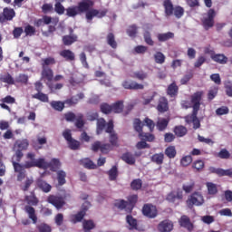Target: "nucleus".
<instances>
[{
	"instance_id": "nucleus-1",
	"label": "nucleus",
	"mask_w": 232,
	"mask_h": 232,
	"mask_svg": "<svg viewBox=\"0 0 232 232\" xmlns=\"http://www.w3.org/2000/svg\"><path fill=\"white\" fill-rule=\"evenodd\" d=\"M80 14L85 13V19L87 23H92L93 21V17H98L99 19H102V17H106V14H108V9L97 10L92 9L95 6V2L92 0H82L76 5Z\"/></svg>"
},
{
	"instance_id": "nucleus-2",
	"label": "nucleus",
	"mask_w": 232,
	"mask_h": 232,
	"mask_svg": "<svg viewBox=\"0 0 232 232\" xmlns=\"http://www.w3.org/2000/svg\"><path fill=\"white\" fill-rule=\"evenodd\" d=\"M23 157H24V154L21 150H15L11 160L14 173H17L16 180L18 182H23L26 179V162L24 165L19 163Z\"/></svg>"
},
{
	"instance_id": "nucleus-3",
	"label": "nucleus",
	"mask_w": 232,
	"mask_h": 232,
	"mask_svg": "<svg viewBox=\"0 0 232 232\" xmlns=\"http://www.w3.org/2000/svg\"><path fill=\"white\" fill-rule=\"evenodd\" d=\"M24 200L28 205L24 207V211L27 213L29 218L33 221V224H37V215L35 214V208L32 206H37L39 204V198L35 196V192H30L29 196L24 197Z\"/></svg>"
},
{
	"instance_id": "nucleus-4",
	"label": "nucleus",
	"mask_w": 232,
	"mask_h": 232,
	"mask_svg": "<svg viewBox=\"0 0 232 232\" xmlns=\"http://www.w3.org/2000/svg\"><path fill=\"white\" fill-rule=\"evenodd\" d=\"M217 17V11L215 9L210 8L208 12L203 15L201 19L202 26L204 30H209L215 26V18Z\"/></svg>"
},
{
	"instance_id": "nucleus-5",
	"label": "nucleus",
	"mask_w": 232,
	"mask_h": 232,
	"mask_svg": "<svg viewBox=\"0 0 232 232\" xmlns=\"http://www.w3.org/2000/svg\"><path fill=\"white\" fill-rule=\"evenodd\" d=\"M204 196L200 192L192 193L187 199L186 204L188 209H193L194 206L200 207L204 205Z\"/></svg>"
},
{
	"instance_id": "nucleus-6",
	"label": "nucleus",
	"mask_w": 232,
	"mask_h": 232,
	"mask_svg": "<svg viewBox=\"0 0 232 232\" xmlns=\"http://www.w3.org/2000/svg\"><path fill=\"white\" fill-rule=\"evenodd\" d=\"M202 97H204V92L202 91L196 92L190 96V104L192 110H196L198 111H200Z\"/></svg>"
},
{
	"instance_id": "nucleus-7",
	"label": "nucleus",
	"mask_w": 232,
	"mask_h": 232,
	"mask_svg": "<svg viewBox=\"0 0 232 232\" xmlns=\"http://www.w3.org/2000/svg\"><path fill=\"white\" fill-rule=\"evenodd\" d=\"M198 111L192 109V112L184 117L185 122L187 124H193L194 130H198L200 128V120H198Z\"/></svg>"
},
{
	"instance_id": "nucleus-8",
	"label": "nucleus",
	"mask_w": 232,
	"mask_h": 232,
	"mask_svg": "<svg viewBox=\"0 0 232 232\" xmlns=\"http://www.w3.org/2000/svg\"><path fill=\"white\" fill-rule=\"evenodd\" d=\"M47 202L49 204H52L56 209H63L64 206H66V201L64 200V197L63 196H55V195H50L47 198Z\"/></svg>"
},
{
	"instance_id": "nucleus-9",
	"label": "nucleus",
	"mask_w": 232,
	"mask_h": 232,
	"mask_svg": "<svg viewBox=\"0 0 232 232\" xmlns=\"http://www.w3.org/2000/svg\"><path fill=\"white\" fill-rule=\"evenodd\" d=\"M142 214L147 218H156L159 215V210H157V207L151 203L144 204L142 207Z\"/></svg>"
},
{
	"instance_id": "nucleus-10",
	"label": "nucleus",
	"mask_w": 232,
	"mask_h": 232,
	"mask_svg": "<svg viewBox=\"0 0 232 232\" xmlns=\"http://www.w3.org/2000/svg\"><path fill=\"white\" fill-rule=\"evenodd\" d=\"M208 171L210 173H214L215 175H218V177H229L232 179V169H220V168H215V167H209Z\"/></svg>"
},
{
	"instance_id": "nucleus-11",
	"label": "nucleus",
	"mask_w": 232,
	"mask_h": 232,
	"mask_svg": "<svg viewBox=\"0 0 232 232\" xmlns=\"http://www.w3.org/2000/svg\"><path fill=\"white\" fill-rule=\"evenodd\" d=\"M179 224L180 227H184V229H187V231L191 232L193 229H195V225L191 223V219L186 215L180 217L179 219Z\"/></svg>"
},
{
	"instance_id": "nucleus-12",
	"label": "nucleus",
	"mask_w": 232,
	"mask_h": 232,
	"mask_svg": "<svg viewBox=\"0 0 232 232\" xmlns=\"http://www.w3.org/2000/svg\"><path fill=\"white\" fill-rule=\"evenodd\" d=\"M26 169H30V168H40L41 169H48V162L44 160V159H38L33 162H25Z\"/></svg>"
},
{
	"instance_id": "nucleus-13",
	"label": "nucleus",
	"mask_w": 232,
	"mask_h": 232,
	"mask_svg": "<svg viewBox=\"0 0 232 232\" xmlns=\"http://www.w3.org/2000/svg\"><path fill=\"white\" fill-rule=\"evenodd\" d=\"M156 110L160 113H166V111H169V102H168V98L161 96L158 101V105Z\"/></svg>"
},
{
	"instance_id": "nucleus-14",
	"label": "nucleus",
	"mask_w": 232,
	"mask_h": 232,
	"mask_svg": "<svg viewBox=\"0 0 232 232\" xmlns=\"http://www.w3.org/2000/svg\"><path fill=\"white\" fill-rule=\"evenodd\" d=\"M122 87L125 90H144V84L139 83V82H137L135 81L125 80L122 82Z\"/></svg>"
},
{
	"instance_id": "nucleus-15",
	"label": "nucleus",
	"mask_w": 232,
	"mask_h": 232,
	"mask_svg": "<svg viewBox=\"0 0 232 232\" xmlns=\"http://www.w3.org/2000/svg\"><path fill=\"white\" fill-rule=\"evenodd\" d=\"M42 79L47 81L46 84H50L53 81V70L50 67H42Z\"/></svg>"
},
{
	"instance_id": "nucleus-16",
	"label": "nucleus",
	"mask_w": 232,
	"mask_h": 232,
	"mask_svg": "<svg viewBox=\"0 0 232 232\" xmlns=\"http://www.w3.org/2000/svg\"><path fill=\"white\" fill-rule=\"evenodd\" d=\"M82 99H84V93L80 92L75 96H72L71 98L66 99L64 103L69 107L76 106V104H79V102L82 101Z\"/></svg>"
},
{
	"instance_id": "nucleus-17",
	"label": "nucleus",
	"mask_w": 232,
	"mask_h": 232,
	"mask_svg": "<svg viewBox=\"0 0 232 232\" xmlns=\"http://www.w3.org/2000/svg\"><path fill=\"white\" fill-rule=\"evenodd\" d=\"M158 229L160 232H170L173 231V222L165 219L158 225Z\"/></svg>"
},
{
	"instance_id": "nucleus-18",
	"label": "nucleus",
	"mask_w": 232,
	"mask_h": 232,
	"mask_svg": "<svg viewBox=\"0 0 232 232\" xmlns=\"http://www.w3.org/2000/svg\"><path fill=\"white\" fill-rule=\"evenodd\" d=\"M60 56L65 61L72 63L75 61V53L69 49H63L59 53Z\"/></svg>"
},
{
	"instance_id": "nucleus-19",
	"label": "nucleus",
	"mask_w": 232,
	"mask_h": 232,
	"mask_svg": "<svg viewBox=\"0 0 232 232\" xmlns=\"http://www.w3.org/2000/svg\"><path fill=\"white\" fill-rule=\"evenodd\" d=\"M163 8L165 10L166 17H171V15H173L175 7L173 6V2H171V0H164Z\"/></svg>"
},
{
	"instance_id": "nucleus-20",
	"label": "nucleus",
	"mask_w": 232,
	"mask_h": 232,
	"mask_svg": "<svg viewBox=\"0 0 232 232\" xmlns=\"http://www.w3.org/2000/svg\"><path fill=\"white\" fill-rule=\"evenodd\" d=\"M126 223L129 225V229L130 231H133V229L136 231L139 230V221H137V218H133V216L127 215Z\"/></svg>"
},
{
	"instance_id": "nucleus-21",
	"label": "nucleus",
	"mask_w": 232,
	"mask_h": 232,
	"mask_svg": "<svg viewBox=\"0 0 232 232\" xmlns=\"http://www.w3.org/2000/svg\"><path fill=\"white\" fill-rule=\"evenodd\" d=\"M36 184L39 189H42L44 193H50V191H52V185L43 179H38Z\"/></svg>"
},
{
	"instance_id": "nucleus-22",
	"label": "nucleus",
	"mask_w": 232,
	"mask_h": 232,
	"mask_svg": "<svg viewBox=\"0 0 232 232\" xmlns=\"http://www.w3.org/2000/svg\"><path fill=\"white\" fill-rule=\"evenodd\" d=\"M211 59L214 63L218 64H227V56H225L222 53L211 54Z\"/></svg>"
},
{
	"instance_id": "nucleus-23",
	"label": "nucleus",
	"mask_w": 232,
	"mask_h": 232,
	"mask_svg": "<svg viewBox=\"0 0 232 232\" xmlns=\"http://www.w3.org/2000/svg\"><path fill=\"white\" fill-rule=\"evenodd\" d=\"M106 43L109 46H111V48H112V50H117L118 44H117V40H115V34L113 33L107 34Z\"/></svg>"
},
{
	"instance_id": "nucleus-24",
	"label": "nucleus",
	"mask_w": 232,
	"mask_h": 232,
	"mask_svg": "<svg viewBox=\"0 0 232 232\" xmlns=\"http://www.w3.org/2000/svg\"><path fill=\"white\" fill-rule=\"evenodd\" d=\"M182 198H184L182 191H178L177 193L172 191L167 196V200L169 202H176V200H182Z\"/></svg>"
},
{
	"instance_id": "nucleus-25",
	"label": "nucleus",
	"mask_w": 232,
	"mask_h": 232,
	"mask_svg": "<svg viewBox=\"0 0 232 232\" xmlns=\"http://www.w3.org/2000/svg\"><path fill=\"white\" fill-rule=\"evenodd\" d=\"M167 95L170 97H177L179 95V87L175 82L170 83L167 88Z\"/></svg>"
},
{
	"instance_id": "nucleus-26",
	"label": "nucleus",
	"mask_w": 232,
	"mask_h": 232,
	"mask_svg": "<svg viewBox=\"0 0 232 232\" xmlns=\"http://www.w3.org/2000/svg\"><path fill=\"white\" fill-rule=\"evenodd\" d=\"M77 34H72V35H64L63 36V43L64 44V46H72V44H73V43H77Z\"/></svg>"
},
{
	"instance_id": "nucleus-27",
	"label": "nucleus",
	"mask_w": 232,
	"mask_h": 232,
	"mask_svg": "<svg viewBox=\"0 0 232 232\" xmlns=\"http://www.w3.org/2000/svg\"><path fill=\"white\" fill-rule=\"evenodd\" d=\"M121 160H123L124 162H126V164H129L130 166H133V164H135L136 162L135 156H133L131 152L123 153L121 155Z\"/></svg>"
},
{
	"instance_id": "nucleus-28",
	"label": "nucleus",
	"mask_w": 232,
	"mask_h": 232,
	"mask_svg": "<svg viewBox=\"0 0 232 232\" xmlns=\"http://www.w3.org/2000/svg\"><path fill=\"white\" fill-rule=\"evenodd\" d=\"M28 146H30L28 140H18L14 144V148H17L16 151L21 152L25 151V150H28Z\"/></svg>"
},
{
	"instance_id": "nucleus-29",
	"label": "nucleus",
	"mask_w": 232,
	"mask_h": 232,
	"mask_svg": "<svg viewBox=\"0 0 232 232\" xmlns=\"http://www.w3.org/2000/svg\"><path fill=\"white\" fill-rule=\"evenodd\" d=\"M151 162H154V164H157L158 166H162L164 164V153H155L150 157Z\"/></svg>"
},
{
	"instance_id": "nucleus-30",
	"label": "nucleus",
	"mask_w": 232,
	"mask_h": 232,
	"mask_svg": "<svg viewBox=\"0 0 232 232\" xmlns=\"http://www.w3.org/2000/svg\"><path fill=\"white\" fill-rule=\"evenodd\" d=\"M3 16L5 21H12L15 17V11L12 8L5 7Z\"/></svg>"
},
{
	"instance_id": "nucleus-31",
	"label": "nucleus",
	"mask_w": 232,
	"mask_h": 232,
	"mask_svg": "<svg viewBox=\"0 0 232 232\" xmlns=\"http://www.w3.org/2000/svg\"><path fill=\"white\" fill-rule=\"evenodd\" d=\"M173 131L176 137H185V135H188V128L183 125L175 126Z\"/></svg>"
},
{
	"instance_id": "nucleus-32",
	"label": "nucleus",
	"mask_w": 232,
	"mask_h": 232,
	"mask_svg": "<svg viewBox=\"0 0 232 232\" xmlns=\"http://www.w3.org/2000/svg\"><path fill=\"white\" fill-rule=\"evenodd\" d=\"M132 79H138V81H146L148 78V72L144 71H136L130 75Z\"/></svg>"
},
{
	"instance_id": "nucleus-33",
	"label": "nucleus",
	"mask_w": 232,
	"mask_h": 232,
	"mask_svg": "<svg viewBox=\"0 0 232 232\" xmlns=\"http://www.w3.org/2000/svg\"><path fill=\"white\" fill-rule=\"evenodd\" d=\"M56 180L58 186H64L66 184V172L64 170H58L56 172Z\"/></svg>"
},
{
	"instance_id": "nucleus-34",
	"label": "nucleus",
	"mask_w": 232,
	"mask_h": 232,
	"mask_svg": "<svg viewBox=\"0 0 232 232\" xmlns=\"http://www.w3.org/2000/svg\"><path fill=\"white\" fill-rule=\"evenodd\" d=\"M64 104L66 103L61 101H52L50 102L51 108H53V110H55V111H63V110H64Z\"/></svg>"
},
{
	"instance_id": "nucleus-35",
	"label": "nucleus",
	"mask_w": 232,
	"mask_h": 232,
	"mask_svg": "<svg viewBox=\"0 0 232 232\" xmlns=\"http://www.w3.org/2000/svg\"><path fill=\"white\" fill-rule=\"evenodd\" d=\"M50 168L51 171H58L61 168V161L58 159H53L49 163L47 162V169Z\"/></svg>"
},
{
	"instance_id": "nucleus-36",
	"label": "nucleus",
	"mask_w": 232,
	"mask_h": 232,
	"mask_svg": "<svg viewBox=\"0 0 232 232\" xmlns=\"http://www.w3.org/2000/svg\"><path fill=\"white\" fill-rule=\"evenodd\" d=\"M175 37V34L171 32L164 33V34H158V41L160 43H166V41H169V39H173Z\"/></svg>"
},
{
	"instance_id": "nucleus-37",
	"label": "nucleus",
	"mask_w": 232,
	"mask_h": 232,
	"mask_svg": "<svg viewBox=\"0 0 232 232\" xmlns=\"http://www.w3.org/2000/svg\"><path fill=\"white\" fill-rule=\"evenodd\" d=\"M57 61H55V58L50 56L47 58L42 59L41 66L42 68H49L48 66H53V64H56Z\"/></svg>"
},
{
	"instance_id": "nucleus-38",
	"label": "nucleus",
	"mask_w": 232,
	"mask_h": 232,
	"mask_svg": "<svg viewBox=\"0 0 232 232\" xmlns=\"http://www.w3.org/2000/svg\"><path fill=\"white\" fill-rule=\"evenodd\" d=\"M65 10L67 17H77V15L81 14L77 5L70 6Z\"/></svg>"
},
{
	"instance_id": "nucleus-39",
	"label": "nucleus",
	"mask_w": 232,
	"mask_h": 232,
	"mask_svg": "<svg viewBox=\"0 0 232 232\" xmlns=\"http://www.w3.org/2000/svg\"><path fill=\"white\" fill-rule=\"evenodd\" d=\"M127 34L129 37H131V39H135L137 37V34H139V27L137 24H131L127 28Z\"/></svg>"
},
{
	"instance_id": "nucleus-40",
	"label": "nucleus",
	"mask_w": 232,
	"mask_h": 232,
	"mask_svg": "<svg viewBox=\"0 0 232 232\" xmlns=\"http://www.w3.org/2000/svg\"><path fill=\"white\" fill-rule=\"evenodd\" d=\"M107 175H109V180H117V178L119 177V169L117 166H112L111 169L107 172Z\"/></svg>"
},
{
	"instance_id": "nucleus-41",
	"label": "nucleus",
	"mask_w": 232,
	"mask_h": 232,
	"mask_svg": "<svg viewBox=\"0 0 232 232\" xmlns=\"http://www.w3.org/2000/svg\"><path fill=\"white\" fill-rule=\"evenodd\" d=\"M133 128L137 133H139V136L143 132L142 129L144 128V123L140 121V119L136 118L133 121Z\"/></svg>"
},
{
	"instance_id": "nucleus-42",
	"label": "nucleus",
	"mask_w": 232,
	"mask_h": 232,
	"mask_svg": "<svg viewBox=\"0 0 232 232\" xmlns=\"http://www.w3.org/2000/svg\"><path fill=\"white\" fill-rule=\"evenodd\" d=\"M1 82H5V84H15V80L12 77L11 73H5L0 76Z\"/></svg>"
},
{
	"instance_id": "nucleus-43",
	"label": "nucleus",
	"mask_w": 232,
	"mask_h": 232,
	"mask_svg": "<svg viewBox=\"0 0 232 232\" xmlns=\"http://www.w3.org/2000/svg\"><path fill=\"white\" fill-rule=\"evenodd\" d=\"M154 61L156 64H164L166 63V55L162 52H156L154 53Z\"/></svg>"
},
{
	"instance_id": "nucleus-44",
	"label": "nucleus",
	"mask_w": 232,
	"mask_h": 232,
	"mask_svg": "<svg viewBox=\"0 0 232 232\" xmlns=\"http://www.w3.org/2000/svg\"><path fill=\"white\" fill-rule=\"evenodd\" d=\"M165 155L168 159H175L177 157V149L175 146H169L165 149Z\"/></svg>"
},
{
	"instance_id": "nucleus-45",
	"label": "nucleus",
	"mask_w": 232,
	"mask_h": 232,
	"mask_svg": "<svg viewBox=\"0 0 232 232\" xmlns=\"http://www.w3.org/2000/svg\"><path fill=\"white\" fill-rule=\"evenodd\" d=\"M168 124H169V119L163 118L157 122V130L159 131H164L168 128Z\"/></svg>"
},
{
	"instance_id": "nucleus-46",
	"label": "nucleus",
	"mask_w": 232,
	"mask_h": 232,
	"mask_svg": "<svg viewBox=\"0 0 232 232\" xmlns=\"http://www.w3.org/2000/svg\"><path fill=\"white\" fill-rule=\"evenodd\" d=\"M80 162L82 166L87 169H95L97 168V165H95V163H93L92 160L88 158L82 160Z\"/></svg>"
},
{
	"instance_id": "nucleus-47",
	"label": "nucleus",
	"mask_w": 232,
	"mask_h": 232,
	"mask_svg": "<svg viewBox=\"0 0 232 232\" xmlns=\"http://www.w3.org/2000/svg\"><path fill=\"white\" fill-rule=\"evenodd\" d=\"M111 109L114 113H122V110H124V102L122 101L116 102L111 105Z\"/></svg>"
},
{
	"instance_id": "nucleus-48",
	"label": "nucleus",
	"mask_w": 232,
	"mask_h": 232,
	"mask_svg": "<svg viewBox=\"0 0 232 232\" xmlns=\"http://www.w3.org/2000/svg\"><path fill=\"white\" fill-rule=\"evenodd\" d=\"M205 166H206V164L204 163V160H195L192 163V169H196V171H198V172L204 171Z\"/></svg>"
},
{
	"instance_id": "nucleus-49",
	"label": "nucleus",
	"mask_w": 232,
	"mask_h": 232,
	"mask_svg": "<svg viewBox=\"0 0 232 232\" xmlns=\"http://www.w3.org/2000/svg\"><path fill=\"white\" fill-rule=\"evenodd\" d=\"M74 121V125L78 128V130H82V128H84V115L82 113L77 114Z\"/></svg>"
},
{
	"instance_id": "nucleus-50",
	"label": "nucleus",
	"mask_w": 232,
	"mask_h": 232,
	"mask_svg": "<svg viewBox=\"0 0 232 232\" xmlns=\"http://www.w3.org/2000/svg\"><path fill=\"white\" fill-rule=\"evenodd\" d=\"M109 142L112 148H118L119 146V136L116 132H112L109 136Z\"/></svg>"
},
{
	"instance_id": "nucleus-51",
	"label": "nucleus",
	"mask_w": 232,
	"mask_h": 232,
	"mask_svg": "<svg viewBox=\"0 0 232 232\" xmlns=\"http://www.w3.org/2000/svg\"><path fill=\"white\" fill-rule=\"evenodd\" d=\"M130 188L133 191H139V189L142 188V179H133L130 183Z\"/></svg>"
},
{
	"instance_id": "nucleus-52",
	"label": "nucleus",
	"mask_w": 232,
	"mask_h": 232,
	"mask_svg": "<svg viewBox=\"0 0 232 232\" xmlns=\"http://www.w3.org/2000/svg\"><path fill=\"white\" fill-rule=\"evenodd\" d=\"M67 144L70 148V150H72L73 151H76V150H79L81 148V141L72 139L69 141H67Z\"/></svg>"
},
{
	"instance_id": "nucleus-53",
	"label": "nucleus",
	"mask_w": 232,
	"mask_h": 232,
	"mask_svg": "<svg viewBox=\"0 0 232 232\" xmlns=\"http://www.w3.org/2000/svg\"><path fill=\"white\" fill-rule=\"evenodd\" d=\"M33 99H37V101H41V102H48L50 99L48 98L47 94L44 92H37L32 95Z\"/></svg>"
},
{
	"instance_id": "nucleus-54",
	"label": "nucleus",
	"mask_w": 232,
	"mask_h": 232,
	"mask_svg": "<svg viewBox=\"0 0 232 232\" xmlns=\"http://www.w3.org/2000/svg\"><path fill=\"white\" fill-rule=\"evenodd\" d=\"M207 188H208V195H217L218 193V188L217 187V184L213 182H208Z\"/></svg>"
},
{
	"instance_id": "nucleus-55",
	"label": "nucleus",
	"mask_w": 232,
	"mask_h": 232,
	"mask_svg": "<svg viewBox=\"0 0 232 232\" xmlns=\"http://www.w3.org/2000/svg\"><path fill=\"white\" fill-rule=\"evenodd\" d=\"M139 137L141 140H147V142H153L155 140V135L150 132L143 131Z\"/></svg>"
},
{
	"instance_id": "nucleus-56",
	"label": "nucleus",
	"mask_w": 232,
	"mask_h": 232,
	"mask_svg": "<svg viewBox=\"0 0 232 232\" xmlns=\"http://www.w3.org/2000/svg\"><path fill=\"white\" fill-rule=\"evenodd\" d=\"M106 128V120L103 118L98 119L97 121V134L101 135L102 130Z\"/></svg>"
},
{
	"instance_id": "nucleus-57",
	"label": "nucleus",
	"mask_w": 232,
	"mask_h": 232,
	"mask_svg": "<svg viewBox=\"0 0 232 232\" xmlns=\"http://www.w3.org/2000/svg\"><path fill=\"white\" fill-rule=\"evenodd\" d=\"M84 217H86V214H84V212L80 210L77 214L72 217V222L73 224H77V222H82V219L84 218Z\"/></svg>"
},
{
	"instance_id": "nucleus-58",
	"label": "nucleus",
	"mask_w": 232,
	"mask_h": 232,
	"mask_svg": "<svg viewBox=\"0 0 232 232\" xmlns=\"http://www.w3.org/2000/svg\"><path fill=\"white\" fill-rule=\"evenodd\" d=\"M32 184H34V179L26 178L24 184L20 185V188L22 189V191H28V189H30V186H32Z\"/></svg>"
},
{
	"instance_id": "nucleus-59",
	"label": "nucleus",
	"mask_w": 232,
	"mask_h": 232,
	"mask_svg": "<svg viewBox=\"0 0 232 232\" xmlns=\"http://www.w3.org/2000/svg\"><path fill=\"white\" fill-rule=\"evenodd\" d=\"M191 162H193V157H191V155L184 156L180 160V165L183 166V168H188Z\"/></svg>"
},
{
	"instance_id": "nucleus-60",
	"label": "nucleus",
	"mask_w": 232,
	"mask_h": 232,
	"mask_svg": "<svg viewBox=\"0 0 232 232\" xmlns=\"http://www.w3.org/2000/svg\"><path fill=\"white\" fill-rule=\"evenodd\" d=\"M182 189L185 191V193H191V191L195 189V181L191 179L188 183L184 184L182 186Z\"/></svg>"
},
{
	"instance_id": "nucleus-61",
	"label": "nucleus",
	"mask_w": 232,
	"mask_h": 232,
	"mask_svg": "<svg viewBox=\"0 0 232 232\" xmlns=\"http://www.w3.org/2000/svg\"><path fill=\"white\" fill-rule=\"evenodd\" d=\"M143 39H144L146 44H148L149 46H153V44H155V42L151 38V33H150V31H146L143 34Z\"/></svg>"
},
{
	"instance_id": "nucleus-62",
	"label": "nucleus",
	"mask_w": 232,
	"mask_h": 232,
	"mask_svg": "<svg viewBox=\"0 0 232 232\" xmlns=\"http://www.w3.org/2000/svg\"><path fill=\"white\" fill-rule=\"evenodd\" d=\"M39 232H52V227L46 223H40L36 226Z\"/></svg>"
},
{
	"instance_id": "nucleus-63",
	"label": "nucleus",
	"mask_w": 232,
	"mask_h": 232,
	"mask_svg": "<svg viewBox=\"0 0 232 232\" xmlns=\"http://www.w3.org/2000/svg\"><path fill=\"white\" fill-rule=\"evenodd\" d=\"M82 227L83 229L92 231V229H94L95 227V223L92 219H88V220L84 219L82 222Z\"/></svg>"
},
{
	"instance_id": "nucleus-64",
	"label": "nucleus",
	"mask_w": 232,
	"mask_h": 232,
	"mask_svg": "<svg viewBox=\"0 0 232 232\" xmlns=\"http://www.w3.org/2000/svg\"><path fill=\"white\" fill-rule=\"evenodd\" d=\"M100 110L102 113H104L105 115H109L112 111L111 105L108 103H102L100 106Z\"/></svg>"
}]
</instances>
